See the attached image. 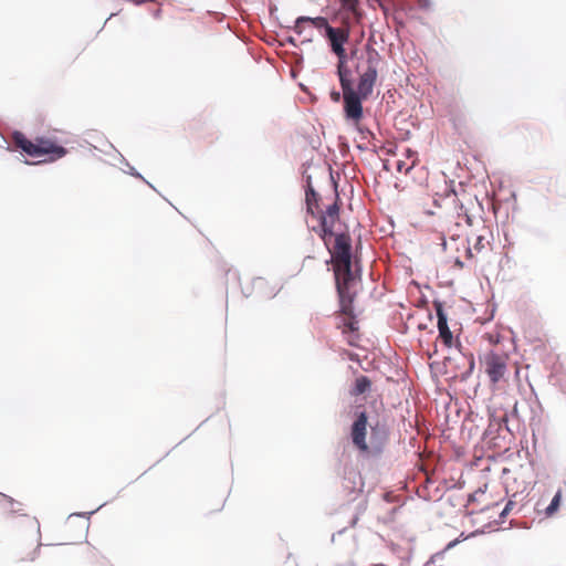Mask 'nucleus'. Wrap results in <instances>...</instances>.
<instances>
[{"label":"nucleus","mask_w":566,"mask_h":566,"mask_svg":"<svg viewBox=\"0 0 566 566\" xmlns=\"http://www.w3.org/2000/svg\"><path fill=\"white\" fill-rule=\"evenodd\" d=\"M354 69L357 75V86L354 87V74L345 61H338L337 74L343 91L344 114L347 120L358 124L364 116L363 101H366L374 91L381 63V55L369 43L363 50L352 53Z\"/></svg>","instance_id":"1"},{"label":"nucleus","mask_w":566,"mask_h":566,"mask_svg":"<svg viewBox=\"0 0 566 566\" xmlns=\"http://www.w3.org/2000/svg\"><path fill=\"white\" fill-rule=\"evenodd\" d=\"M334 243L326 247L334 263L336 290L344 294L347 287H353L358 279L357 271L352 261V239L348 233H337L333 237Z\"/></svg>","instance_id":"2"},{"label":"nucleus","mask_w":566,"mask_h":566,"mask_svg":"<svg viewBox=\"0 0 566 566\" xmlns=\"http://www.w3.org/2000/svg\"><path fill=\"white\" fill-rule=\"evenodd\" d=\"M14 145L31 157H44L48 159L44 161H54L67 154V150L57 145L54 140L45 137H38L34 140H30L21 132H14L12 135Z\"/></svg>","instance_id":"3"},{"label":"nucleus","mask_w":566,"mask_h":566,"mask_svg":"<svg viewBox=\"0 0 566 566\" xmlns=\"http://www.w3.org/2000/svg\"><path fill=\"white\" fill-rule=\"evenodd\" d=\"M353 287H347L346 292L339 296L340 310L338 312L337 318L338 324L337 327L342 329V333L346 337V342L350 346H356L358 342V321L354 314L353 310V298L354 293L352 292Z\"/></svg>","instance_id":"4"},{"label":"nucleus","mask_w":566,"mask_h":566,"mask_svg":"<svg viewBox=\"0 0 566 566\" xmlns=\"http://www.w3.org/2000/svg\"><path fill=\"white\" fill-rule=\"evenodd\" d=\"M312 25L321 31L332 48V51L338 57V61H345L347 54L344 44L348 41L349 30L347 28H334L328 24V21L324 17H316L312 20Z\"/></svg>","instance_id":"5"},{"label":"nucleus","mask_w":566,"mask_h":566,"mask_svg":"<svg viewBox=\"0 0 566 566\" xmlns=\"http://www.w3.org/2000/svg\"><path fill=\"white\" fill-rule=\"evenodd\" d=\"M367 424H368V418H367L366 412L363 411V412L358 413L356 420L353 422L352 428H350V438H352L353 444L363 454L370 453L373 449L375 451H380L381 447H382L381 442H378V443L374 442L375 429H373V437L370 440V446L367 443V441H366Z\"/></svg>","instance_id":"6"},{"label":"nucleus","mask_w":566,"mask_h":566,"mask_svg":"<svg viewBox=\"0 0 566 566\" xmlns=\"http://www.w3.org/2000/svg\"><path fill=\"white\" fill-rule=\"evenodd\" d=\"M509 355L505 353L489 352L484 355L481 364L488 375L491 385L494 387L496 384L505 379L507 375Z\"/></svg>","instance_id":"7"},{"label":"nucleus","mask_w":566,"mask_h":566,"mask_svg":"<svg viewBox=\"0 0 566 566\" xmlns=\"http://www.w3.org/2000/svg\"><path fill=\"white\" fill-rule=\"evenodd\" d=\"M339 210L338 197L336 196L335 201L325 211H321L318 235L324 241L325 247H329L332 238L337 234L334 228L339 220Z\"/></svg>","instance_id":"8"},{"label":"nucleus","mask_w":566,"mask_h":566,"mask_svg":"<svg viewBox=\"0 0 566 566\" xmlns=\"http://www.w3.org/2000/svg\"><path fill=\"white\" fill-rule=\"evenodd\" d=\"M491 238V231L483 227L481 232L474 238L473 248L468 249V255L470 258L485 256L492 250Z\"/></svg>","instance_id":"9"},{"label":"nucleus","mask_w":566,"mask_h":566,"mask_svg":"<svg viewBox=\"0 0 566 566\" xmlns=\"http://www.w3.org/2000/svg\"><path fill=\"white\" fill-rule=\"evenodd\" d=\"M433 306L438 317V329L439 337L442 339L443 344L450 348L453 344V335L448 326L447 315L443 311V305L441 302H433Z\"/></svg>","instance_id":"10"},{"label":"nucleus","mask_w":566,"mask_h":566,"mask_svg":"<svg viewBox=\"0 0 566 566\" xmlns=\"http://www.w3.org/2000/svg\"><path fill=\"white\" fill-rule=\"evenodd\" d=\"M370 386H371L370 379L368 377L361 375L356 378L355 386H354L352 394L355 396L365 394L367 390L370 389Z\"/></svg>","instance_id":"11"},{"label":"nucleus","mask_w":566,"mask_h":566,"mask_svg":"<svg viewBox=\"0 0 566 566\" xmlns=\"http://www.w3.org/2000/svg\"><path fill=\"white\" fill-rule=\"evenodd\" d=\"M306 206L307 212L314 216L318 211V195L314 191L313 188H310L306 191Z\"/></svg>","instance_id":"12"},{"label":"nucleus","mask_w":566,"mask_h":566,"mask_svg":"<svg viewBox=\"0 0 566 566\" xmlns=\"http://www.w3.org/2000/svg\"><path fill=\"white\" fill-rule=\"evenodd\" d=\"M562 501V492L557 491L555 496L553 497L551 504L545 509V515L546 516H553L559 509Z\"/></svg>","instance_id":"13"},{"label":"nucleus","mask_w":566,"mask_h":566,"mask_svg":"<svg viewBox=\"0 0 566 566\" xmlns=\"http://www.w3.org/2000/svg\"><path fill=\"white\" fill-rule=\"evenodd\" d=\"M426 566H450V562L446 559L443 553L434 554Z\"/></svg>","instance_id":"14"},{"label":"nucleus","mask_w":566,"mask_h":566,"mask_svg":"<svg viewBox=\"0 0 566 566\" xmlns=\"http://www.w3.org/2000/svg\"><path fill=\"white\" fill-rule=\"evenodd\" d=\"M415 167V159L409 164L406 160L399 159L396 163V169L399 172L408 174Z\"/></svg>","instance_id":"15"},{"label":"nucleus","mask_w":566,"mask_h":566,"mask_svg":"<svg viewBox=\"0 0 566 566\" xmlns=\"http://www.w3.org/2000/svg\"><path fill=\"white\" fill-rule=\"evenodd\" d=\"M312 20H314V18H310V17H298L295 21V25H294V31L297 33V34H302L303 33V24L304 23H311L312 24Z\"/></svg>","instance_id":"16"},{"label":"nucleus","mask_w":566,"mask_h":566,"mask_svg":"<svg viewBox=\"0 0 566 566\" xmlns=\"http://www.w3.org/2000/svg\"><path fill=\"white\" fill-rule=\"evenodd\" d=\"M405 156H406V158H407V159H409L410 161H411L412 159H415V166L417 165V161H418V155H417V151H415V150H412V149H410V148H407V149L405 150Z\"/></svg>","instance_id":"17"},{"label":"nucleus","mask_w":566,"mask_h":566,"mask_svg":"<svg viewBox=\"0 0 566 566\" xmlns=\"http://www.w3.org/2000/svg\"><path fill=\"white\" fill-rule=\"evenodd\" d=\"M512 506H513V502L509 501L506 503L505 507L501 511L500 516L504 517L505 515H507L509 512L512 510Z\"/></svg>","instance_id":"18"},{"label":"nucleus","mask_w":566,"mask_h":566,"mask_svg":"<svg viewBox=\"0 0 566 566\" xmlns=\"http://www.w3.org/2000/svg\"><path fill=\"white\" fill-rule=\"evenodd\" d=\"M343 2H344V4H345L347 8H349V9H352V10H354V9H355V6H356L357 0H343Z\"/></svg>","instance_id":"19"},{"label":"nucleus","mask_w":566,"mask_h":566,"mask_svg":"<svg viewBox=\"0 0 566 566\" xmlns=\"http://www.w3.org/2000/svg\"><path fill=\"white\" fill-rule=\"evenodd\" d=\"M331 98H332L334 102H339V101H340V93H339V92H332V93H331Z\"/></svg>","instance_id":"20"},{"label":"nucleus","mask_w":566,"mask_h":566,"mask_svg":"<svg viewBox=\"0 0 566 566\" xmlns=\"http://www.w3.org/2000/svg\"><path fill=\"white\" fill-rule=\"evenodd\" d=\"M457 264H458L460 268H462V266H463L462 262H461V261H459V260H457Z\"/></svg>","instance_id":"21"},{"label":"nucleus","mask_w":566,"mask_h":566,"mask_svg":"<svg viewBox=\"0 0 566 566\" xmlns=\"http://www.w3.org/2000/svg\"><path fill=\"white\" fill-rule=\"evenodd\" d=\"M453 545H454V542H451V543H449V544H448L447 548H450V547H452Z\"/></svg>","instance_id":"22"},{"label":"nucleus","mask_w":566,"mask_h":566,"mask_svg":"<svg viewBox=\"0 0 566 566\" xmlns=\"http://www.w3.org/2000/svg\"><path fill=\"white\" fill-rule=\"evenodd\" d=\"M497 507H499V504H497V503H495V504H493V505H492V507H491V509H493V510H494V509H497Z\"/></svg>","instance_id":"23"},{"label":"nucleus","mask_w":566,"mask_h":566,"mask_svg":"<svg viewBox=\"0 0 566 566\" xmlns=\"http://www.w3.org/2000/svg\"><path fill=\"white\" fill-rule=\"evenodd\" d=\"M374 566H387V565H385V564H376Z\"/></svg>","instance_id":"24"}]
</instances>
